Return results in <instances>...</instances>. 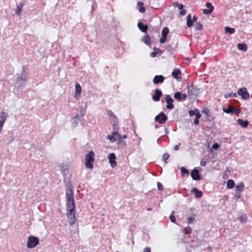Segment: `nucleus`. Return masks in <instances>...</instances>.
<instances>
[{
  "label": "nucleus",
  "instance_id": "45",
  "mask_svg": "<svg viewBox=\"0 0 252 252\" xmlns=\"http://www.w3.org/2000/svg\"><path fill=\"white\" fill-rule=\"evenodd\" d=\"M170 220L172 222H175L176 221V219L174 216L172 214L170 216Z\"/></svg>",
  "mask_w": 252,
  "mask_h": 252
},
{
  "label": "nucleus",
  "instance_id": "6",
  "mask_svg": "<svg viewBox=\"0 0 252 252\" xmlns=\"http://www.w3.org/2000/svg\"><path fill=\"white\" fill-rule=\"evenodd\" d=\"M199 90L193 86L191 85L188 87V95L190 98H193L197 95Z\"/></svg>",
  "mask_w": 252,
  "mask_h": 252
},
{
  "label": "nucleus",
  "instance_id": "24",
  "mask_svg": "<svg viewBox=\"0 0 252 252\" xmlns=\"http://www.w3.org/2000/svg\"><path fill=\"white\" fill-rule=\"evenodd\" d=\"M237 47L240 50L242 51H246L247 50V45L245 43H238Z\"/></svg>",
  "mask_w": 252,
  "mask_h": 252
},
{
  "label": "nucleus",
  "instance_id": "57",
  "mask_svg": "<svg viewBox=\"0 0 252 252\" xmlns=\"http://www.w3.org/2000/svg\"><path fill=\"white\" fill-rule=\"evenodd\" d=\"M94 6V4H92V10L93 11L95 10Z\"/></svg>",
  "mask_w": 252,
  "mask_h": 252
},
{
  "label": "nucleus",
  "instance_id": "46",
  "mask_svg": "<svg viewBox=\"0 0 252 252\" xmlns=\"http://www.w3.org/2000/svg\"><path fill=\"white\" fill-rule=\"evenodd\" d=\"M219 144H218V143H214V144L213 145L212 147V149H214V150H217V149H218L219 148Z\"/></svg>",
  "mask_w": 252,
  "mask_h": 252
},
{
  "label": "nucleus",
  "instance_id": "49",
  "mask_svg": "<svg viewBox=\"0 0 252 252\" xmlns=\"http://www.w3.org/2000/svg\"><path fill=\"white\" fill-rule=\"evenodd\" d=\"M180 145V143H179L178 145H176L174 146V149L175 151H177L179 149V146Z\"/></svg>",
  "mask_w": 252,
  "mask_h": 252
},
{
  "label": "nucleus",
  "instance_id": "17",
  "mask_svg": "<svg viewBox=\"0 0 252 252\" xmlns=\"http://www.w3.org/2000/svg\"><path fill=\"white\" fill-rule=\"evenodd\" d=\"M139 29L143 32L146 33L148 30V26L142 22H139L137 24Z\"/></svg>",
  "mask_w": 252,
  "mask_h": 252
},
{
  "label": "nucleus",
  "instance_id": "42",
  "mask_svg": "<svg viewBox=\"0 0 252 252\" xmlns=\"http://www.w3.org/2000/svg\"><path fill=\"white\" fill-rule=\"evenodd\" d=\"M194 215L192 217H189L188 218V221L189 223H193L194 221Z\"/></svg>",
  "mask_w": 252,
  "mask_h": 252
},
{
  "label": "nucleus",
  "instance_id": "40",
  "mask_svg": "<svg viewBox=\"0 0 252 252\" xmlns=\"http://www.w3.org/2000/svg\"><path fill=\"white\" fill-rule=\"evenodd\" d=\"M170 155L168 153H165L162 156V160L165 161L167 159L169 158Z\"/></svg>",
  "mask_w": 252,
  "mask_h": 252
},
{
  "label": "nucleus",
  "instance_id": "25",
  "mask_svg": "<svg viewBox=\"0 0 252 252\" xmlns=\"http://www.w3.org/2000/svg\"><path fill=\"white\" fill-rule=\"evenodd\" d=\"M154 51L150 54V56L152 58L155 57L158 54L160 53V51L158 48H154Z\"/></svg>",
  "mask_w": 252,
  "mask_h": 252
},
{
  "label": "nucleus",
  "instance_id": "23",
  "mask_svg": "<svg viewBox=\"0 0 252 252\" xmlns=\"http://www.w3.org/2000/svg\"><path fill=\"white\" fill-rule=\"evenodd\" d=\"M24 3L22 2H20V3L17 6L16 10L15 13L17 15H20V13L22 10L23 7L24 6Z\"/></svg>",
  "mask_w": 252,
  "mask_h": 252
},
{
  "label": "nucleus",
  "instance_id": "2",
  "mask_svg": "<svg viewBox=\"0 0 252 252\" xmlns=\"http://www.w3.org/2000/svg\"><path fill=\"white\" fill-rule=\"evenodd\" d=\"M106 138L112 143L117 141V144L120 147H124L125 146V142L122 141V135L117 130L112 131L111 134L107 136Z\"/></svg>",
  "mask_w": 252,
  "mask_h": 252
},
{
  "label": "nucleus",
  "instance_id": "51",
  "mask_svg": "<svg viewBox=\"0 0 252 252\" xmlns=\"http://www.w3.org/2000/svg\"><path fill=\"white\" fill-rule=\"evenodd\" d=\"M180 13L181 15H184L186 14V11L185 10H181L180 12Z\"/></svg>",
  "mask_w": 252,
  "mask_h": 252
},
{
  "label": "nucleus",
  "instance_id": "18",
  "mask_svg": "<svg viewBox=\"0 0 252 252\" xmlns=\"http://www.w3.org/2000/svg\"><path fill=\"white\" fill-rule=\"evenodd\" d=\"M144 3L142 1H139L137 3V7L138 8V10L140 13H144L145 12V8L143 7Z\"/></svg>",
  "mask_w": 252,
  "mask_h": 252
},
{
  "label": "nucleus",
  "instance_id": "10",
  "mask_svg": "<svg viewBox=\"0 0 252 252\" xmlns=\"http://www.w3.org/2000/svg\"><path fill=\"white\" fill-rule=\"evenodd\" d=\"M165 101L167 103V105L166 106V108L168 109L171 110L174 108V105L172 104L173 102V99L171 98L170 95H166V96L165 97Z\"/></svg>",
  "mask_w": 252,
  "mask_h": 252
},
{
  "label": "nucleus",
  "instance_id": "27",
  "mask_svg": "<svg viewBox=\"0 0 252 252\" xmlns=\"http://www.w3.org/2000/svg\"><path fill=\"white\" fill-rule=\"evenodd\" d=\"M244 188V185L243 183L240 182L236 186V191H242Z\"/></svg>",
  "mask_w": 252,
  "mask_h": 252
},
{
  "label": "nucleus",
  "instance_id": "21",
  "mask_svg": "<svg viewBox=\"0 0 252 252\" xmlns=\"http://www.w3.org/2000/svg\"><path fill=\"white\" fill-rule=\"evenodd\" d=\"M192 192L195 194L196 197L200 198L202 196V192L199 190L197 188H194L192 189Z\"/></svg>",
  "mask_w": 252,
  "mask_h": 252
},
{
  "label": "nucleus",
  "instance_id": "50",
  "mask_svg": "<svg viewBox=\"0 0 252 252\" xmlns=\"http://www.w3.org/2000/svg\"><path fill=\"white\" fill-rule=\"evenodd\" d=\"M206 164V162L203 160H202L200 161V165L202 166H205Z\"/></svg>",
  "mask_w": 252,
  "mask_h": 252
},
{
  "label": "nucleus",
  "instance_id": "15",
  "mask_svg": "<svg viewBox=\"0 0 252 252\" xmlns=\"http://www.w3.org/2000/svg\"><path fill=\"white\" fill-rule=\"evenodd\" d=\"M81 93V87L80 85L76 83L75 84V94H74V97L78 99H79L80 94Z\"/></svg>",
  "mask_w": 252,
  "mask_h": 252
},
{
  "label": "nucleus",
  "instance_id": "37",
  "mask_svg": "<svg viewBox=\"0 0 252 252\" xmlns=\"http://www.w3.org/2000/svg\"><path fill=\"white\" fill-rule=\"evenodd\" d=\"M247 216L245 215H243L239 217V220L241 223L245 222Z\"/></svg>",
  "mask_w": 252,
  "mask_h": 252
},
{
  "label": "nucleus",
  "instance_id": "44",
  "mask_svg": "<svg viewBox=\"0 0 252 252\" xmlns=\"http://www.w3.org/2000/svg\"><path fill=\"white\" fill-rule=\"evenodd\" d=\"M166 37L165 36H162L160 38L159 42L160 43H164L166 41Z\"/></svg>",
  "mask_w": 252,
  "mask_h": 252
},
{
  "label": "nucleus",
  "instance_id": "4",
  "mask_svg": "<svg viewBox=\"0 0 252 252\" xmlns=\"http://www.w3.org/2000/svg\"><path fill=\"white\" fill-rule=\"evenodd\" d=\"M94 154L93 151H90L85 157V166L86 168L92 169L93 163L94 160Z\"/></svg>",
  "mask_w": 252,
  "mask_h": 252
},
{
  "label": "nucleus",
  "instance_id": "31",
  "mask_svg": "<svg viewBox=\"0 0 252 252\" xmlns=\"http://www.w3.org/2000/svg\"><path fill=\"white\" fill-rule=\"evenodd\" d=\"M181 72L179 69H175L172 72V76L176 78L178 75L181 74Z\"/></svg>",
  "mask_w": 252,
  "mask_h": 252
},
{
  "label": "nucleus",
  "instance_id": "58",
  "mask_svg": "<svg viewBox=\"0 0 252 252\" xmlns=\"http://www.w3.org/2000/svg\"><path fill=\"white\" fill-rule=\"evenodd\" d=\"M165 133L167 134L168 133V130L166 127L165 128Z\"/></svg>",
  "mask_w": 252,
  "mask_h": 252
},
{
  "label": "nucleus",
  "instance_id": "30",
  "mask_svg": "<svg viewBox=\"0 0 252 252\" xmlns=\"http://www.w3.org/2000/svg\"><path fill=\"white\" fill-rule=\"evenodd\" d=\"M235 184L232 180H228L227 182V187L229 189H232L234 187Z\"/></svg>",
  "mask_w": 252,
  "mask_h": 252
},
{
  "label": "nucleus",
  "instance_id": "20",
  "mask_svg": "<svg viewBox=\"0 0 252 252\" xmlns=\"http://www.w3.org/2000/svg\"><path fill=\"white\" fill-rule=\"evenodd\" d=\"M141 40L147 45H150L151 44V38L148 35H145Z\"/></svg>",
  "mask_w": 252,
  "mask_h": 252
},
{
  "label": "nucleus",
  "instance_id": "48",
  "mask_svg": "<svg viewBox=\"0 0 252 252\" xmlns=\"http://www.w3.org/2000/svg\"><path fill=\"white\" fill-rule=\"evenodd\" d=\"M143 252H151V249L149 247H146L144 249Z\"/></svg>",
  "mask_w": 252,
  "mask_h": 252
},
{
  "label": "nucleus",
  "instance_id": "52",
  "mask_svg": "<svg viewBox=\"0 0 252 252\" xmlns=\"http://www.w3.org/2000/svg\"><path fill=\"white\" fill-rule=\"evenodd\" d=\"M184 6L182 4H180L178 6V8L179 10H181L183 9Z\"/></svg>",
  "mask_w": 252,
  "mask_h": 252
},
{
  "label": "nucleus",
  "instance_id": "9",
  "mask_svg": "<svg viewBox=\"0 0 252 252\" xmlns=\"http://www.w3.org/2000/svg\"><path fill=\"white\" fill-rule=\"evenodd\" d=\"M223 111L226 113H233L234 114H238L239 113V111L235 107L232 106H229L227 108H223Z\"/></svg>",
  "mask_w": 252,
  "mask_h": 252
},
{
  "label": "nucleus",
  "instance_id": "61",
  "mask_svg": "<svg viewBox=\"0 0 252 252\" xmlns=\"http://www.w3.org/2000/svg\"><path fill=\"white\" fill-rule=\"evenodd\" d=\"M63 172L64 173H65L67 172V170H63Z\"/></svg>",
  "mask_w": 252,
  "mask_h": 252
},
{
  "label": "nucleus",
  "instance_id": "34",
  "mask_svg": "<svg viewBox=\"0 0 252 252\" xmlns=\"http://www.w3.org/2000/svg\"><path fill=\"white\" fill-rule=\"evenodd\" d=\"M184 233L185 234H189L191 233V228L190 227H186L184 230Z\"/></svg>",
  "mask_w": 252,
  "mask_h": 252
},
{
  "label": "nucleus",
  "instance_id": "7",
  "mask_svg": "<svg viewBox=\"0 0 252 252\" xmlns=\"http://www.w3.org/2000/svg\"><path fill=\"white\" fill-rule=\"evenodd\" d=\"M167 120V116L163 113L161 112L157 115L155 118V120L158 122L160 124H163Z\"/></svg>",
  "mask_w": 252,
  "mask_h": 252
},
{
  "label": "nucleus",
  "instance_id": "43",
  "mask_svg": "<svg viewBox=\"0 0 252 252\" xmlns=\"http://www.w3.org/2000/svg\"><path fill=\"white\" fill-rule=\"evenodd\" d=\"M157 186H158V189L159 190L161 191L163 190V186L160 182H158Z\"/></svg>",
  "mask_w": 252,
  "mask_h": 252
},
{
  "label": "nucleus",
  "instance_id": "1",
  "mask_svg": "<svg viewBox=\"0 0 252 252\" xmlns=\"http://www.w3.org/2000/svg\"><path fill=\"white\" fill-rule=\"evenodd\" d=\"M65 195L66 198L68 221L69 224H73L76 222V218L74 212L75 202L72 190L70 189H67Z\"/></svg>",
  "mask_w": 252,
  "mask_h": 252
},
{
  "label": "nucleus",
  "instance_id": "13",
  "mask_svg": "<svg viewBox=\"0 0 252 252\" xmlns=\"http://www.w3.org/2000/svg\"><path fill=\"white\" fill-rule=\"evenodd\" d=\"M162 95V92L160 90L157 89L155 91L154 94L152 96V99L155 101H158Z\"/></svg>",
  "mask_w": 252,
  "mask_h": 252
},
{
  "label": "nucleus",
  "instance_id": "39",
  "mask_svg": "<svg viewBox=\"0 0 252 252\" xmlns=\"http://www.w3.org/2000/svg\"><path fill=\"white\" fill-rule=\"evenodd\" d=\"M182 173L185 174H189V171L184 167H182L180 169Z\"/></svg>",
  "mask_w": 252,
  "mask_h": 252
},
{
  "label": "nucleus",
  "instance_id": "3",
  "mask_svg": "<svg viewBox=\"0 0 252 252\" xmlns=\"http://www.w3.org/2000/svg\"><path fill=\"white\" fill-rule=\"evenodd\" d=\"M29 79V76L28 73L26 71L24 68H23L22 71L20 74H18V77L16 80V85L20 88L21 86H23L25 82H26Z\"/></svg>",
  "mask_w": 252,
  "mask_h": 252
},
{
  "label": "nucleus",
  "instance_id": "55",
  "mask_svg": "<svg viewBox=\"0 0 252 252\" xmlns=\"http://www.w3.org/2000/svg\"><path fill=\"white\" fill-rule=\"evenodd\" d=\"M236 196L238 198H240V194L239 193V192L238 191H236Z\"/></svg>",
  "mask_w": 252,
  "mask_h": 252
},
{
  "label": "nucleus",
  "instance_id": "47",
  "mask_svg": "<svg viewBox=\"0 0 252 252\" xmlns=\"http://www.w3.org/2000/svg\"><path fill=\"white\" fill-rule=\"evenodd\" d=\"M187 98V95L186 94H182V100H185Z\"/></svg>",
  "mask_w": 252,
  "mask_h": 252
},
{
  "label": "nucleus",
  "instance_id": "35",
  "mask_svg": "<svg viewBox=\"0 0 252 252\" xmlns=\"http://www.w3.org/2000/svg\"><path fill=\"white\" fill-rule=\"evenodd\" d=\"M80 117L78 116V115H76L75 117L73 119V125L75 126L78 123V120H79Z\"/></svg>",
  "mask_w": 252,
  "mask_h": 252
},
{
  "label": "nucleus",
  "instance_id": "32",
  "mask_svg": "<svg viewBox=\"0 0 252 252\" xmlns=\"http://www.w3.org/2000/svg\"><path fill=\"white\" fill-rule=\"evenodd\" d=\"M169 30L167 27H164L162 30L161 35L162 36L167 37V35L168 33Z\"/></svg>",
  "mask_w": 252,
  "mask_h": 252
},
{
  "label": "nucleus",
  "instance_id": "36",
  "mask_svg": "<svg viewBox=\"0 0 252 252\" xmlns=\"http://www.w3.org/2000/svg\"><path fill=\"white\" fill-rule=\"evenodd\" d=\"M201 117V115L200 114H198L197 116L195 117V119L194 120V124L196 125L199 124V119Z\"/></svg>",
  "mask_w": 252,
  "mask_h": 252
},
{
  "label": "nucleus",
  "instance_id": "16",
  "mask_svg": "<svg viewBox=\"0 0 252 252\" xmlns=\"http://www.w3.org/2000/svg\"><path fill=\"white\" fill-rule=\"evenodd\" d=\"M164 77L162 75H156L153 79V82L155 84L162 83L163 82Z\"/></svg>",
  "mask_w": 252,
  "mask_h": 252
},
{
  "label": "nucleus",
  "instance_id": "19",
  "mask_svg": "<svg viewBox=\"0 0 252 252\" xmlns=\"http://www.w3.org/2000/svg\"><path fill=\"white\" fill-rule=\"evenodd\" d=\"M237 123L239 125L241 126L242 127H247L248 126L249 122L248 121H244L242 119H239L237 120Z\"/></svg>",
  "mask_w": 252,
  "mask_h": 252
},
{
  "label": "nucleus",
  "instance_id": "33",
  "mask_svg": "<svg viewBox=\"0 0 252 252\" xmlns=\"http://www.w3.org/2000/svg\"><path fill=\"white\" fill-rule=\"evenodd\" d=\"M225 32H228L230 34H233L235 32V29L234 28L226 27L225 28Z\"/></svg>",
  "mask_w": 252,
  "mask_h": 252
},
{
  "label": "nucleus",
  "instance_id": "14",
  "mask_svg": "<svg viewBox=\"0 0 252 252\" xmlns=\"http://www.w3.org/2000/svg\"><path fill=\"white\" fill-rule=\"evenodd\" d=\"M190 175L192 178L195 181H198L201 179L199 171L197 169H193L190 173Z\"/></svg>",
  "mask_w": 252,
  "mask_h": 252
},
{
  "label": "nucleus",
  "instance_id": "28",
  "mask_svg": "<svg viewBox=\"0 0 252 252\" xmlns=\"http://www.w3.org/2000/svg\"><path fill=\"white\" fill-rule=\"evenodd\" d=\"M189 114L190 116H193L195 115V117H196L198 114H200V113H199V111L198 109H195L193 110H189Z\"/></svg>",
  "mask_w": 252,
  "mask_h": 252
},
{
  "label": "nucleus",
  "instance_id": "62",
  "mask_svg": "<svg viewBox=\"0 0 252 252\" xmlns=\"http://www.w3.org/2000/svg\"><path fill=\"white\" fill-rule=\"evenodd\" d=\"M158 126H157V125H156V126H155V128H158Z\"/></svg>",
  "mask_w": 252,
  "mask_h": 252
},
{
  "label": "nucleus",
  "instance_id": "56",
  "mask_svg": "<svg viewBox=\"0 0 252 252\" xmlns=\"http://www.w3.org/2000/svg\"><path fill=\"white\" fill-rule=\"evenodd\" d=\"M237 95L236 93H234L233 94H229V96L231 97H236Z\"/></svg>",
  "mask_w": 252,
  "mask_h": 252
},
{
  "label": "nucleus",
  "instance_id": "38",
  "mask_svg": "<svg viewBox=\"0 0 252 252\" xmlns=\"http://www.w3.org/2000/svg\"><path fill=\"white\" fill-rule=\"evenodd\" d=\"M194 27L196 30L200 31L202 29V26L200 23H196L194 24Z\"/></svg>",
  "mask_w": 252,
  "mask_h": 252
},
{
  "label": "nucleus",
  "instance_id": "29",
  "mask_svg": "<svg viewBox=\"0 0 252 252\" xmlns=\"http://www.w3.org/2000/svg\"><path fill=\"white\" fill-rule=\"evenodd\" d=\"M174 97L178 101L182 100V94L180 92H177L174 94Z\"/></svg>",
  "mask_w": 252,
  "mask_h": 252
},
{
  "label": "nucleus",
  "instance_id": "5",
  "mask_svg": "<svg viewBox=\"0 0 252 252\" xmlns=\"http://www.w3.org/2000/svg\"><path fill=\"white\" fill-rule=\"evenodd\" d=\"M39 243V239L35 236H31L29 237L27 241V247L31 249L34 248Z\"/></svg>",
  "mask_w": 252,
  "mask_h": 252
},
{
  "label": "nucleus",
  "instance_id": "53",
  "mask_svg": "<svg viewBox=\"0 0 252 252\" xmlns=\"http://www.w3.org/2000/svg\"><path fill=\"white\" fill-rule=\"evenodd\" d=\"M192 21L193 22H196L197 20V17L195 16H194L193 17H192Z\"/></svg>",
  "mask_w": 252,
  "mask_h": 252
},
{
  "label": "nucleus",
  "instance_id": "26",
  "mask_svg": "<svg viewBox=\"0 0 252 252\" xmlns=\"http://www.w3.org/2000/svg\"><path fill=\"white\" fill-rule=\"evenodd\" d=\"M111 122L113 127V129H115V126H117L118 119L116 116L111 118Z\"/></svg>",
  "mask_w": 252,
  "mask_h": 252
},
{
  "label": "nucleus",
  "instance_id": "22",
  "mask_svg": "<svg viewBox=\"0 0 252 252\" xmlns=\"http://www.w3.org/2000/svg\"><path fill=\"white\" fill-rule=\"evenodd\" d=\"M193 21L191 18V16L189 14L187 17V25L188 27H190L193 25Z\"/></svg>",
  "mask_w": 252,
  "mask_h": 252
},
{
  "label": "nucleus",
  "instance_id": "12",
  "mask_svg": "<svg viewBox=\"0 0 252 252\" xmlns=\"http://www.w3.org/2000/svg\"><path fill=\"white\" fill-rule=\"evenodd\" d=\"M205 5L208 9H203V13L206 15L211 14L214 9L213 5L210 2H208L206 3Z\"/></svg>",
  "mask_w": 252,
  "mask_h": 252
},
{
  "label": "nucleus",
  "instance_id": "54",
  "mask_svg": "<svg viewBox=\"0 0 252 252\" xmlns=\"http://www.w3.org/2000/svg\"><path fill=\"white\" fill-rule=\"evenodd\" d=\"M179 4H180L178 2H174L173 3V6L175 7L178 6Z\"/></svg>",
  "mask_w": 252,
  "mask_h": 252
},
{
  "label": "nucleus",
  "instance_id": "60",
  "mask_svg": "<svg viewBox=\"0 0 252 252\" xmlns=\"http://www.w3.org/2000/svg\"><path fill=\"white\" fill-rule=\"evenodd\" d=\"M147 210L148 211H150L152 210V208H148Z\"/></svg>",
  "mask_w": 252,
  "mask_h": 252
},
{
  "label": "nucleus",
  "instance_id": "59",
  "mask_svg": "<svg viewBox=\"0 0 252 252\" xmlns=\"http://www.w3.org/2000/svg\"><path fill=\"white\" fill-rule=\"evenodd\" d=\"M122 139L124 138V139H126L127 138V136L126 135H124L123 136H122Z\"/></svg>",
  "mask_w": 252,
  "mask_h": 252
},
{
  "label": "nucleus",
  "instance_id": "41",
  "mask_svg": "<svg viewBox=\"0 0 252 252\" xmlns=\"http://www.w3.org/2000/svg\"><path fill=\"white\" fill-rule=\"evenodd\" d=\"M107 115H108L110 119L116 116V115L111 110L107 111Z\"/></svg>",
  "mask_w": 252,
  "mask_h": 252
},
{
  "label": "nucleus",
  "instance_id": "11",
  "mask_svg": "<svg viewBox=\"0 0 252 252\" xmlns=\"http://www.w3.org/2000/svg\"><path fill=\"white\" fill-rule=\"evenodd\" d=\"M108 158L109 162L112 168L116 166V162L115 161L116 156L114 153H111L108 155Z\"/></svg>",
  "mask_w": 252,
  "mask_h": 252
},
{
  "label": "nucleus",
  "instance_id": "63",
  "mask_svg": "<svg viewBox=\"0 0 252 252\" xmlns=\"http://www.w3.org/2000/svg\"><path fill=\"white\" fill-rule=\"evenodd\" d=\"M208 249H211V247H208Z\"/></svg>",
  "mask_w": 252,
  "mask_h": 252
},
{
  "label": "nucleus",
  "instance_id": "8",
  "mask_svg": "<svg viewBox=\"0 0 252 252\" xmlns=\"http://www.w3.org/2000/svg\"><path fill=\"white\" fill-rule=\"evenodd\" d=\"M238 94L241 96L242 99L247 100L249 98V94L246 88H241L238 91Z\"/></svg>",
  "mask_w": 252,
  "mask_h": 252
}]
</instances>
